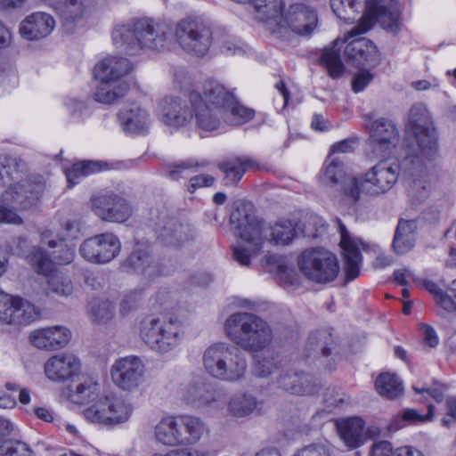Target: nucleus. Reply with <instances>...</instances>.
Segmentation results:
<instances>
[{
	"instance_id": "f257e3e1",
	"label": "nucleus",
	"mask_w": 456,
	"mask_h": 456,
	"mask_svg": "<svg viewBox=\"0 0 456 456\" xmlns=\"http://www.w3.org/2000/svg\"><path fill=\"white\" fill-rule=\"evenodd\" d=\"M407 128L414 135L417 149L407 152L401 162L391 163L386 158L399 142L396 126L385 118L372 121L368 144L376 158L385 159L379 161L362 177L351 178L344 188L346 198L355 203L362 192L370 196L385 194L394 187L401 173L411 179L408 190L411 204L420 203L428 197L432 183L436 181L435 160L438 155V142L433 120L426 108L421 105L411 108Z\"/></svg>"
},
{
	"instance_id": "f03ea898",
	"label": "nucleus",
	"mask_w": 456,
	"mask_h": 456,
	"mask_svg": "<svg viewBox=\"0 0 456 456\" xmlns=\"http://www.w3.org/2000/svg\"><path fill=\"white\" fill-rule=\"evenodd\" d=\"M80 361L76 355L59 354V382L70 379L73 383L75 378L79 380L75 390L68 385V400L78 405L92 403L84 414L94 423L118 424L126 421L132 413L131 404L114 394L99 397L100 384L93 377H80Z\"/></svg>"
},
{
	"instance_id": "7ed1b4c3",
	"label": "nucleus",
	"mask_w": 456,
	"mask_h": 456,
	"mask_svg": "<svg viewBox=\"0 0 456 456\" xmlns=\"http://www.w3.org/2000/svg\"><path fill=\"white\" fill-rule=\"evenodd\" d=\"M225 332L231 340L241 348L256 353L253 370L258 377H267L281 367L282 359L279 354L269 349L267 356H260L271 341V330L263 319L254 314L235 313L225 322Z\"/></svg>"
},
{
	"instance_id": "20e7f679",
	"label": "nucleus",
	"mask_w": 456,
	"mask_h": 456,
	"mask_svg": "<svg viewBox=\"0 0 456 456\" xmlns=\"http://www.w3.org/2000/svg\"><path fill=\"white\" fill-rule=\"evenodd\" d=\"M186 97L190 105L177 96H166L158 104V116L162 123L172 127H182L193 118L195 126L202 132H214L221 126L220 118L207 104L202 85L189 90Z\"/></svg>"
},
{
	"instance_id": "39448f33",
	"label": "nucleus",
	"mask_w": 456,
	"mask_h": 456,
	"mask_svg": "<svg viewBox=\"0 0 456 456\" xmlns=\"http://www.w3.org/2000/svg\"><path fill=\"white\" fill-rule=\"evenodd\" d=\"M229 221L234 234L246 243L231 246L232 259L240 266L248 267L264 248L265 222L256 216L253 203L247 200L233 203Z\"/></svg>"
},
{
	"instance_id": "423d86ee",
	"label": "nucleus",
	"mask_w": 456,
	"mask_h": 456,
	"mask_svg": "<svg viewBox=\"0 0 456 456\" xmlns=\"http://www.w3.org/2000/svg\"><path fill=\"white\" fill-rule=\"evenodd\" d=\"M173 28L148 18L138 19L130 24L117 25L111 33L113 44L124 47L128 55H138L144 49L163 51L172 38Z\"/></svg>"
},
{
	"instance_id": "0eeeda50",
	"label": "nucleus",
	"mask_w": 456,
	"mask_h": 456,
	"mask_svg": "<svg viewBox=\"0 0 456 456\" xmlns=\"http://www.w3.org/2000/svg\"><path fill=\"white\" fill-rule=\"evenodd\" d=\"M284 0H271L259 21L273 33L289 29L299 36H309L316 28V11L304 4L296 3L285 9Z\"/></svg>"
},
{
	"instance_id": "6e6552de",
	"label": "nucleus",
	"mask_w": 456,
	"mask_h": 456,
	"mask_svg": "<svg viewBox=\"0 0 456 456\" xmlns=\"http://www.w3.org/2000/svg\"><path fill=\"white\" fill-rule=\"evenodd\" d=\"M132 70L133 64L124 57L108 56L98 61L94 68V77L100 81L94 94L95 102L111 104L125 96L130 85L124 77Z\"/></svg>"
},
{
	"instance_id": "1a4fd4ad",
	"label": "nucleus",
	"mask_w": 456,
	"mask_h": 456,
	"mask_svg": "<svg viewBox=\"0 0 456 456\" xmlns=\"http://www.w3.org/2000/svg\"><path fill=\"white\" fill-rule=\"evenodd\" d=\"M45 184L22 181L9 185L0 198V224L20 225L23 219L20 211L33 207L42 196Z\"/></svg>"
},
{
	"instance_id": "9d476101",
	"label": "nucleus",
	"mask_w": 456,
	"mask_h": 456,
	"mask_svg": "<svg viewBox=\"0 0 456 456\" xmlns=\"http://www.w3.org/2000/svg\"><path fill=\"white\" fill-rule=\"evenodd\" d=\"M203 364L210 376L229 382L240 380L247 370L245 357L224 343L213 344L206 349Z\"/></svg>"
},
{
	"instance_id": "9b49d317",
	"label": "nucleus",
	"mask_w": 456,
	"mask_h": 456,
	"mask_svg": "<svg viewBox=\"0 0 456 456\" xmlns=\"http://www.w3.org/2000/svg\"><path fill=\"white\" fill-rule=\"evenodd\" d=\"M387 32L397 35L403 26L402 11L396 0H367L363 14L350 30L349 36L364 35L375 24Z\"/></svg>"
},
{
	"instance_id": "f8f14e48",
	"label": "nucleus",
	"mask_w": 456,
	"mask_h": 456,
	"mask_svg": "<svg viewBox=\"0 0 456 456\" xmlns=\"http://www.w3.org/2000/svg\"><path fill=\"white\" fill-rule=\"evenodd\" d=\"M297 265L305 279L317 284L335 281L339 273L337 256L323 247H312L300 252Z\"/></svg>"
},
{
	"instance_id": "ddd939ff",
	"label": "nucleus",
	"mask_w": 456,
	"mask_h": 456,
	"mask_svg": "<svg viewBox=\"0 0 456 456\" xmlns=\"http://www.w3.org/2000/svg\"><path fill=\"white\" fill-rule=\"evenodd\" d=\"M204 424L190 415L167 416L155 427L156 440L167 446L191 444L203 434Z\"/></svg>"
},
{
	"instance_id": "4468645a",
	"label": "nucleus",
	"mask_w": 456,
	"mask_h": 456,
	"mask_svg": "<svg viewBox=\"0 0 456 456\" xmlns=\"http://www.w3.org/2000/svg\"><path fill=\"white\" fill-rule=\"evenodd\" d=\"M183 330L176 319L166 317H144L140 322V337L151 349L166 353L179 345Z\"/></svg>"
},
{
	"instance_id": "2eb2a0df",
	"label": "nucleus",
	"mask_w": 456,
	"mask_h": 456,
	"mask_svg": "<svg viewBox=\"0 0 456 456\" xmlns=\"http://www.w3.org/2000/svg\"><path fill=\"white\" fill-rule=\"evenodd\" d=\"M202 92L207 104L221 119V112H229L234 125H244L255 118V110L245 107L236 98L233 92L215 80H207L202 84Z\"/></svg>"
},
{
	"instance_id": "dca6fc26",
	"label": "nucleus",
	"mask_w": 456,
	"mask_h": 456,
	"mask_svg": "<svg viewBox=\"0 0 456 456\" xmlns=\"http://www.w3.org/2000/svg\"><path fill=\"white\" fill-rule=\"evenodd\" d=\"M175 35L183 51L199 57L208 53L213 40L211 28L196 17L181 20L175 27Z\"/></svg>"
},
{
	"instance_id": "f3484780",
	"label": "nucleus",
	"mask_w": 456,
	"mask_h": 456,
	"mask_svg": "<svg viewBox=\"0 0 456 456\" xmlns=\"http://www.w3.org/2000/svg\"><path fill=\"white\" fill-rule=\"evenodd\" d=\"M36 305L28 300L0 290V324L21 328L39 318Z\"/></svg>"
},
{
	"instance_id": "a211bd4d",
	"label": "nucleus",
	"mask_w": 456,
	"mask_h": 456,
	"mask_svg": "<svg viewBox=\"0 0 456 456\" xmlns=\"http://www.w3.org/2000/svg\"><path fill=\"white\" fill-rule=\"evenodd\" d=\"M121 241L112 232H102L86 239L79 247L80 256L91 264L104 265L117 257Z\"/></svg>"
},
{
	"instance_id": "6ab92c4d",
	"label": "nucleus",
	"mask_w": 456,
	"mask_h": 456,
	"mask_svg": "<svg viewBox=\"0 0 456 456\" xmlns=\"http://www.w3.org/2000/svg\"><path fill=\"white\" fill-rule=\"evenodd\" d=\"M120 267L127 273L142 274L150 279L169 274L165 265L152 259L151 245L148 241L135 240L132 251L122 262Z\"/></svg>"
},
{
	"instance_id": "aec40b11",
	"label": "nucleus",
	"mask_w": 456,
	"mask_h": 456,
	"mask_svg": "<svg viewBox=\"0 0 456 456\" xmlns=\"http://www.w3.org/2000/svg\"><path fill=\"white\" fill-rule=\"evenodd\" d=\"M91 203L94 213L107 222L125 223L133 214L131 204L113 191L93 195Z\"/></svg>"
},
{
	"instance_id": "412c9836",
	"label": "nucleus",
	"mask_w": 456,
	"mask_h": 456,
	"mask_svg": "<svg viewBox=\"0 0 456 456\" xmlns=\"http://www.w3.org/2000/svg\"><path fill=\"white\" fill-rule=\"evenodd\" d=\"M110 375L118 387L132 390L138 387L142 378L143 365L138 356H126L114 362Z\"/></svg>"
},
{
	"instance_id": "4be33fe9",
	"label": "nucleus",
	"mask_w": 456,
	"mask_h": 456,
	"mask_svg": "<svg viewBox=\"0 0 456 456\" xmlns=\"http://www.w3.org/2000/svg\"><path fill=\"white\" fill-rule=\"evenodd\" d=\"M338 232L345 277L348 281H354L360 275L362 255L357 242L350 236L346 225L341 221H338Z\"/></svg>"
},
{
	"instance_id": "5701e85b",
	"label": "nucleus",
	"mask_w": 456,
	"mask_h": 456,
	"mask_svg": "<svg viewBox=\"0 0 456 456\" xmlns=\"http://www.w3.org/2000/svg\"><path fill=\"white\" fill-rule=\"evenodd\" d=\"M346 32L343 39V54L346 61L352 65L364 66L370 61L371 53L375 49L372 41L362 37V35L349 36Z\"/></svg>"
},
{
	"instance_id": "b1692460",
	"label": "nucleus",
	"mask_w": 456,
	"mask_h": 456,
	"mask_svg": "<svg viewBox=\"0 0 456 456\" xmlns=\"http://www.w3.org/2000/svg\"><path fill=\"white\" fill-rule=\"evenodd\" d=\"M279 387L296 395H313L319 392L317 379L305 372H286L280 374L277 380Z\"/></svg>"
},
{
	"instance_id": "393cba45",
	"label": "nucleus",
	"mask_w": 456,
	"mask_h": 456,
	"mask_svg": "<svg viewBox=\"0 0 456 456\" xmlns=\"http://www.w3.org/2000/svg\"><path fill=\"white\" fill-rule=\"evenodd\" d=\"M82 236L80 224L77 221H66L59 229V265L72 263L76 255L77 241Z\"/></svg>"
},
{
	"instance_id": "a878e982",
	"label": "nucleus",
	"mask_w": 456,
	"mask_h": 456,
	"mask_svg": "<svg viewBox=\"0 0 456 456\" xmlns=\"http://www.w3.org/2000/svg\"><path fill=\"white\" fill-rule=\"evenodd\" d=\"M354 176L347 175L344 160L338 156L328 155L319 172V181L327 186L334 187L342 184V190L350 183Z\"/></svg>"
},
{
	"instance_id": "bb28decb",
	"label": "nucleus",
	"mask_w": 456,
	"mask_h": 456,
	"mask_svg": "<svg viewBox=\"0 0 456 456\" xmlns=\"http://www.w3.org/2000/svg\"><path fill=\"white\" fill-rule=\"evenodd\" d=\"M218 168L224 174L225 184H237L246 172L260 168L257 160L248 156L232 157L218 164Z\"/></svg>"
},
{
	"instance_id": "cd10ccee",
	"label": "nucleus",
	"mask_w": 456,
	"mask_h": 456,
	"mask_svg": "<svg viewBox=\"0 0 456 456\" xmlns=\"http://www.w3.org/2000/svg\"><path fill=\"white\" fill-rule=\"evenodd\" d=\"M118 119L124 132L131 135H144L150 127L149 114L139 106L120 110Z\"/></svg>"
},
{
	"instance_id": "c85d7f7f",
	"label": "nucleus",
	"mask_w": 456,
	"mask_h": 456,
	"mask_svg": "<svg viewBox=\"0 0 456 456\" xmlns=\"http://www.w3.org/2000/svg\"><path fill=\"white\" fill-rule=\"evenodd\" d=\"M343 42L338 38L330 45L324 47L318 58V63L325 69L328 76L332 79L340 78L345 73V65L341 58Z\"/></svg>"
},
{
	"instance_id": "c756f323",
	"label": "nucleus",
	"mask_w": 456,
	"mask_h": 456,
	"mask_svg": "<svg viewBox=\"0 0 456 456\" xmlns=\"http://www.w3.org/2000/svg\"><path fill=\"white\" fill-rule=\"evenodd\" d=\"M54 27V20L45 12H35L20 24V33L28 40H35L48 35Z\"/></svg>"
},
{
	"instance_id": "7c9ffc66",
	"label": "nucleus",
	"mask_w": 456,
	"mask_h": 456,
	"mask_svg": "<svg viewBox=\"0 0 456 456\" xmlns=\"http://www.w3.org/2000/svg\"><path fill=\"white\" fill-rule=\"evenodd\" d=\"M417 237V222L400 219L396 226L392 248L397 255L410 252L415 246Z\"/></svg>"
},
{
	"instance_id": "2f4dec72",
	"label": "nucleus",
	"mask_w": 456,
	"mask_h": 456,
	"mask_svg": "<svg viewBox=\"0 0 456 456\" xmlns=\"http://www.w3.org/2000/svg\"><path fill=\"white\" fill-rule=\"evenodd\" d=\"M337 427L341 439L348 448L356 449L363 444L365 421L362 418L351 417L342 419Z\"/></svg>"
},
{
	"instance_id": "473e14b6",
	"label": "nucleus",
	"mask_w": 456,
	"mask_h": 456,
	"mask_svg": "<svg viewBox=\"0 0 456 456\" xmlns=\"http://www.w3.org/2000/svg\"><path fill=\"white\" fill-rule=\"evenodd\" d=\"M107 168V164L102 161L81 160L64 170L68 187L72 188L86 177L100 173Z\"/></svg>"
},
{
	"instance_id": "72a5a7b5",
	"label": "nucleus",
	"mask_w": 456,
	"mask_h": 456,
	"mask_svg": "<svg viewBox=\"0 0 456 456\" xmlns=\"http://www.w3.org/2000/svg\"><path fill=\"white\" fill-rule=\"evenodd\" d=\"M414 281L422 289L433 295L436 304L447 313H456V289L448 294L436 282L427 278H417Z\"/></svg>"
},
{
	"instance_id": "f704fd0d",
	"label": "nucleus",
	"mask_w": 456,
	"mask_h": 456,
	"mask_svg": "<svg viewBox=\"0 0 456 456\" xmlns=\"http://www.w3.org/2000/svg\"><path fill=\"white\" fill-rule=\"evenodd\" d=\"M58 3L61 28L64 32L72 33L76 23L83 17V3L81 0H58Z\"/></svg>"
},
{
	"instance_id": "c9c22d12",
	"label": "nucleus",
	"mask_w": 456,
	"mask_h": 456,
	"mask_svg": "<svg viewBox=\"0 0 456 456\" xmlns=\"http://www.w3.org/2000/svg\"><path fill=\"white\" fill-rule=\"evenodd\" d=\"M374 386L377 393L382 397L393 400L403 394V384L401 379L391 372H381L375 379Z\"/></svg>"
},
{
	"instance_id": "e433bc0d",
	"label": "nucleus",
	"mask_w": 456,
	"mask_h": 456,
	"mask_svg": "<svg viewBox=\"0 0 456 456\" xmlns=\"http://www.w3.org/2000/svg\"><path fill=\"white\" fill-rule=\"evenodd\" d=\"M185 226L174 218L166 221L157 238L165 246L181 247L188 236Z\"/></svg>"
},
{
	"instance_id": "4c0bfd02",
	"label": "nucleus",
	"mask_w": 456,
	"mask_h": 456,
	"mask_svg": "<svg viewBox=\"0 0 456 456\" xmlns=\"http://www.w3.org/2000/svg\"><path fill=\"white\" fill-rule=\"evenodd\" d=\"M330 4L337 18L351 24L360 12L362 0H330Z\"/></svg>"
},
{
	"instance_id": "58836bf2",
	"label": "nucleus",
	"mask_w": 456,
	"mask_h": 456,
	"mask_svg": "<svg viewBox=\"0 0 456 456\" xmlns=\"http://www.w3.org/2000/svg\"><path fill=\"white\" fill-rule=\"evenodd\" d=\"M297 224L289 219H281L272 227V240L275 245H289L297 237Z\"/></svg>"
},
{
	"instance_id": "ea45409f",
	"label": "nucleus",
	"mask_w": 456,
	"mask_h": 456,
	"mask_svg": "<svg viewBox=\"0 0 456 456\" xmlns=\"http://www.w3.org/2000/svg\"><path fill=\"white\" fill-rule=\"evenodd\" d=\"M28 260L35 266L37 272L45 275L47 278V282L51 283L55 272V264L51 256L45 249L39 248L28 256Z\"/></svg>"
},
{
	"instance_id": "a19ab883",
	"label": "nucleus",
	"mask_w": 456,
	"mask_h": 456,
	"mask_svg": "<svg viewBox=\"0 0 456 456\" xmlns=\"http://www.w3.org/2000/svg\"><path fill=\"white\" fill-rule=\"evenodd\" d=\"M30 342L39 349L53 350L57 345V327H48L33 331Z\"/></svg>"
},
{
	"instance_id": "79ce46f5",
	"label": "nucleus",
	"mask_w": 456,
	"mask_h": 456,
	"mask_svg": "<svg viewBox=\"0 0 456 456\" xmlns=\"http://www.w3.org/2000/svg\"><path fill=\"white\" fill-rule=\"evenodd\" d=\"M256 400L254 396L243 394L234 396L229 402V411L237 418L245 417L256 408Z\"/></svg>"
},
{
	"instance_id": "37998d69",
	"label": "nucleus",
	"mask_w": 456,
	"mask_h": 456,
	"mask_svg": "<svg viewBox=\"0 0 456 456\" xmlns=\"http://www.w3.org/2000/svg\"><path fill=\"white\" fill-rule=\"evenodd\" d=\"M412 390L416 394L421 395L425 401L428 398H433L437 403L444 401L445 387L437 380L434 379L431 386L428 384L412 385Z\"/></svg>"
},
{
	"instance_id": "c03bdc74",
	"label": "nucleus",
	"mask_w": 456,
	"mask_h": 456,
	"mask_svg": "<svg viewBox=\"0 0 456 456\" xmlns=\"http://www.w3.org/2000/svg\"><path fill=\"white\" fill-rule=\"evenodd\" d=\"M208 164L209 163L207 160L198 161V160L191 159H186V160H182L180 162L174 163L169 166L167 176L171 180L177 181L183 176L182 175L185 170H189V169L197 170L199 168H203V167H208Z\"/></svg>"
},
{
	"instance_id": "a18cd8bd",
	"label": "nucleus",
	"mask_w": 456,
	"mask_h": 456,
	"mask_svg": "<svg viewBox=\"0 0 456 456\" xmlns=\"http://www.w3.org/2000/svg\"><path fill=\"white\" fill-rule=\"evenodd\" d=\"M427 407L426 414H421L418 410L411 408L402 410L401 413L407 426L432 421L435 417V406L432 403H428Z\"/></svg>"
},
{
	"instance_id": "49530a36",
	"label": "nucleus",
	"mask_w": 456,
	"mask_h": 456,
	"mask_svg": "<svg viewBox=\"0 0 456 456\" xmlns=\"http://www.w3.org/2000/svg\"><path fill=\"white\" fill-rule=\"evenodd\" d=\"M89 313L93 321L96 323H105L113 317L114 305L106 300L94 305L90 307Z\"/></svg>"
},
{
	"instance_id": "de8ad7c7",
	"label": "nucleus",
	"mask_w": 456,
	"mask_h": 456,
	"mask_svg": "<svg viewBox=\"0 0 456 456\" xmlns=\"http://www.w3.org/2000/svg\"><path fill=\"white\" fill-rule=\"evenodd\" d=\"M0 456H33V452L24 443L8 441L0 446Z\"/></svg>"
},
{
	"instance_id": "09e8293b",
	"label": "nucleus",
	"mask_w": 456,
	"mask_h": 456,
	"mask_svg": "<svg viewBox=\"0 0 456 456\" xmlns=\"http://www.w3.org/2000/svg\"><path fill=\"white\" fill-rule=\"evenodd\" d=\"M216 177L208 174H199L191 176L186 183V191L193 194L197 190L208 188L216 183Z\"/></svg>"
},
{
	"instance_id": "8fccbe9b",
	"label": "nucleus",
	"mask_w": 456,
	"mask_h": 456,
	"mask_svg": "<svg viewBox=\"0 0 456 456\" xmlns=\"http://www.w3.org/2000/svg\"><path fill=\"white\" fill-rule=\"evenodd\" d=\"M332 334L330 331L325 330H317L312 332L308 337V344L311 347L317 346L319 342L325 344L322 347V354L328 357L331 354L330 348L328 346V340H331Z\"/></svg>"
},
{
	"instance_id": "3c124183",
	"label": "nucleus",
	"mask_w": 456,
	"mask_h": 456,
	"mask_svg": "<svg viewBox=\"0 0 456 456\" xmlns=\"http://www.w3.org/2000/svg\"><path fill=\"white\" fill-rule=\"evenodd\" d=\"M17 172V167L13 160L0 157V185L10 182Z\"/></svg>"
},
{
	"instance_id": "603ef678",
	"label": "nucleus",
	"mask_w": 456,
	"mask_h": 456,
	"mask_svg": "<svg viewBox=\"0 0 456 456\" xmlns=\"http://www.w3.org/2000/svg\"><path fill=\"white\" fill-rule=\"evenodd\" d=\"M456 423V395H449L445 399V414L441 419L443 427L451 428Z\"/></svg>"
},
{
	"instance_id": "864d4df0",
	"label": "nucleus",
	"mask_w": 456,
	"mask_h": 456,
	"mask_svg": "<svg viewBox=\"0 0 456 456\" xmlns=\"http://www.w3.org/2000/svg\"><path fill=\"white\" fill-rule=\"evenodd\" d=\"M142 299V291L134 290L125 295L120 303V314L123 316L128 314L133 309H135L139 301Z\"/></svg>"
},
{
	"instance_id": "5fc2aeb1",
	"label": "nucleus",
	"mask_w": 456,
	"mask_h": 456,
	"mask_svg": "<svg viewBox=\"0 0 456 456\" xmlns=\"http://www.w3.org/2000/svg\"><path fill=\"white\" fill-rule=\"evenodd\" d=\"M373 75L369 70H363L355 74L352 79L351 86L354 94H359L372 81Z\"/></svg>"
},
{
	"instance_id": "6e6d98bb",
	"label": "nucleus",
	"mask_w": 456,
	"mask_h": 456,
	"mask_svg": "<svg viewBox=\"0 0 456 456\" xmlns=\"http://www.w3.org/2000/svg\"><path fill=\"white\" fill-rule=\"evenodd\" d=\"M293 456H330V452L325 445L314 444L298 450Z\"/></svg>"
},
{
	"instance_id": "4d7b16f0",
	"label": "nucleus",
	"mask_w": 456,
	"mask_h": 456,
	"mask_svg": "<svg viewBox=\"0 0 456 456\" xmlns=\"http://www.w3.org/2000/svg\"><path fill=\"white\" fill-rule=\"evenodd\" d=\"M419 330L424 335L423 342L431 348H435L439 344V337L435 329L427 323H420Z\"/></svg>"
},
{
	"instance_id": "13d9d810",
	"label": "nucleus",
	"mask_w": 456,
	"mask_h": 456,
	"mask_svg": "<svg viewBox=\"0 0 456 456\" xmlns=\"http://www.w3.org/2000/svg\"><path fill=\"white\" fill-rule=\"evenodd\" d=\"M354 143L355 140L347 138L333 143L328 155L336 156L337 153H349L354 151Z\"/></svg>"
},
{
	"instance_id": "bf43d9fd",
	"label": "nucleus",
	"mask_w": 456,
	"mask_h": 456,
	"mask_svg": "<svg viewBox=\"0 0 456 456\" xmlns=\"http://www.w3.org/2000/svg\"><path fill=\"white\" fill-rule=\"evenodd\" d=\"M393 446L388 441L375 443L370 451V456H393Z\"/></svg>"
},
{
	"instance_id": "052dcab7",
	"label": "nucleus",
	"mask_w": 456,
	"mask_h": 456,
	"mask_svg": "<svg viewBox=\"0 0 456 456\" xmlns=\"http://www.w3.org/2000/svg\"><path fill=\"white\" fill-rule=\"evenodd\" d=\"M65 270L59 267V295L69 296L72 293L73 284L70 277L65 275Z\"/></svg>"
},
{
	"instance_id": "680f3d73",
	"label": "nucleus",
	"mask_w": 456,
	"mask_h": 456,
	"mask_svg": "<svg viewBox=\"0 0 456 456\" xmlns=\"http://www.w3.org/2000/svg\"><path fill=\"white\" fill-rule=\"evenodd\" d=\"M407 427L405 420L403 419L401 411L394 415L389 423L387 424V429L389 434L395 433L396 431Z\"/></svg>"
},
{
	"instance_id": "e2e57ef3",
	"label": "nucleus",
	"mask_w": 456,
	"mask_h": 456,
	"mask_svg": "<svg viewBox=\"0 0 456 456\" xmlns=\"http://www.w3.org/2000/svg\"><path fill=\"white\" fill-rule=\"evenodd\" d=\"M393 456H426L420 450L406 445L395 449Z\"/></svg>"
},
{
	"instance_id": "0e129e2a",
	"label": "nucleus",
	"mask_w": 456,
	"mask_h": 456,
	"mask_svg": "<svg viewBox=\"0 0 456 456\" xmlns=\"http://www.w3.org/2000/svg\"><path fill=\"white\" fill-rule=\"evenodd\" d=\"M45 373L46 377L53 381L57 379V358L53 356L45 365Z\"/></svg>"
},
{
	"instance_id": "69168bd1",
	"label": "nucleus",
	"mask_w": 456,
	"mask_h": 456,
	"mask_svg": "<svg viewBox=\"0 0 456 456\" xmlns=\"http://www.w3.org/2000/svg\"><path fill=\"white\" fill-rule=\"evenodd\" d=\"M275 89L281 94L283 99V108H286L289 105L290 100V92L288 89L286 83L283 79L279 80L274 85Z\"/></svg>"
},
{
	"instance_id": "338daca9",
	"label": "nucleus",
	"mask_w": 456,
	"mask_h": 456,
	"mask_svg": "<svg viewBox=\"0 0 456 456\" xmlns=\"http://www.w3.org/2000/svg\"><path fill=\"white\" fill-rule=\"evenodd\" d=\"M275 89L281 94L283 99V108H286L289 105L290 100V92L288 89L286 83L283 79L279 80L274 85Z\"/></svg>"
},
{
	"instance_id": "774afa93",
	"label": "nucleus",
	"mask_w": 456,
	"mask_h": 456,
	"mask_svg": "<svg viewBox=\"0 0 456 456\" xmlns=\"http://www.w3.org/2000/svg\"><path fill=\"white\" fill-rule=\"evenodd\" d=\"M163 456H208L207 452L204 451H187V450H175L166 453Z\"/></svg>"
}]
</instances>
